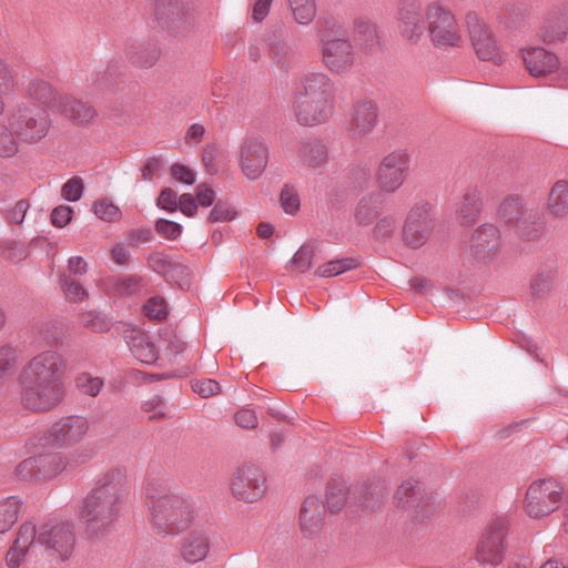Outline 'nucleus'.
Returning <instances> with one entry per match:
<instances>
[{"label": "nucleus", "instance_id": "1", "mask_svg": "<svg viewBox=\"0 0 568 568\" xmlns=\"http://www.w3.org/2000/svg\"><path fill=\"white\" fill-rule=\"evenodd\" d=\"M128 494L125 469L114 467L103 473L82 501L80 517L85 523L87 531L94 536L109 531L119 518Z\"/></svg>", "mask_w": 568, "mask_h": 568}, {"label": "nucleus", "instance_id": "2", "mask_svg": "<svg viewBox=\"0 0 568 568\" xmlns=\"http://www.w3.org/2000/svg\"><path fill=\"white\" fill-rule=\"evenodd\" d=\"M144 490L152 500L151 525L156 534L175 536L189 527L194 511L185 498L162 494L163 489L155 481H148Z\"/></svg>", "mask_w": 568, "mask_h": 568}, {"label": "nucleus", "instance_id": "3", "mask_svg": "<svg viewBox=\"0 0 568 568\" xmlns=\"http://www.w3.org/2000/svg\"><path fill=\"white\" fill-rule=\"evenodd\" d=\"M318 38L324 65L336 74L349 72L355 64L356 53L344 28L336 22H327L320 29Z\"/></svg>", "mask_w": 568, "mask_h": 568}, {"label": "nucleus", "instance_id": "4", "mask_svg": "<svg viewBox=\"0 0 568 568\" xmlns=\"http://www.w3.org/2000/svg\"><path fill=\"white\" fill-rule=\"evenodd\" d=\"M499 219L514 226L516 234L524 241H539L546 231V222L537 206L529 205L518 196L507 197L498 209Z\"/></svg>", "mask_w": 568, "mask_h": 568}, {"label": "nucleus", "instance_id": "5", "mask_svg": "<svg viewBox=\"0 0 568 568\" xmlns=\"http://www.w3.org/2000/svg\"><path fill=\"white\" fill-rule=\"evenodd\" d=\"M32 548L37 554L57 555L68 559L75 546V531L71 523L57 518L49 519L37 528Z\"/></svg>", "mask_w": 568, "mask_h": 568}, {"label": "nucleus", "instance_id": "6", "mask_svg": "<svg viewBox=\"0 0 568 568\" xmlns=\"http://www.w3.org/2000/svg\"><path fill=\"white\" fill-rule=\"evenodd\" d=\"M8 124L18 139L36 143L48 134L50 121L47 112L39 105L19 102L9 111Z\"/></svg>", "mask_w": 568, "mask_h": 568}, {"label": "nucleus", "instance_id": "7", "mask_svg": "<svg viewBox=\"0 0 568 568\" xmlns=\"http://www.w3.org/2000/svg\"><path fill=\"white\" fill-rule=\"evenodd\" d=\"M427 29L436 48H459L463 43L460 28L455 16L440 4H432L427 12Z\"/></svg>", "mask_w": 568, "mask_h": 568}, {"label": "nucleus", "instance_id": "8", "mask_svg": "<svg viewBox=\"0 0 568 568\" xmlns=\"http://www.w3.org/2000/svg\"><path fill=\"white\" fill-rule=\"evenodd\" d=\"M89 429L90 423L87 417L81 415L63 416L48 428L42 439L45 446L68 449L82 443Z\"/></svg>", "mask_w": 568, "mask_h": 568}, {"label": "nucleus", "instance_id": "9", "mask_svg": "<svg viewBox=\"0 0 568 568\" xmlns=\"http://www.w3.org/2000/svg\"><path fill=\"white\" fill-rule=\"evenodd\" d=\"M21 405L36 413H45L55 408L64 397V384H51L20 378Z\"/></svg>", "mask_w": 568, "mask_h": 568}, {"label": "nucleus", "instance_id": "10", "mask_svg": "<svg viewBox=\"0 0 568 568\" xmlns=\"http://www.w3.org/2000/svg\"><path fill=\"white\" fill-rule=\"evenodd\" d=\"M562 498V487L555 479H538L527 488L525 511L531 518H540L558 509Z\"/></svg>", "mask_w": 568, "mask_h": 568}, {"label": "nucleus", "instance_id": "11", "mask_svg": "<svg viewBox=\"0 0 568 568\" xmlns=\"http://www.w3.org/2000/svg\"><path fill=\"white\" fill-rule=\"evenodd\" d=\"M435 226V214L430 203L416 202L407 213L402 237L410 248L422 247L429 239Z\"/></svg>", "mask_w": 568, "mask_h": 568}, {"label": "nucleus", "instance_id": "12", "mask_svg": "<svg viewBox=\"0 0 568 568\" xmlns=\"http://www.w3.org/2000/svg\"><path fill=\"white\" fill-rule=\"evenodd\" d=\"M152 16L158 26L171 37H185L192 29L185 0H153Z\"/></svg>", "mask_w": 568, "mask_h": 568}, {"label": "nucleus", "instance_id": "13", "mask_svg": "<svg viewBox=\"0 0 568 568\" xmlns=\"http://www.w3.org/2000/svg\"><path fill=\"white\" fill-rule=\"evenodd\" d=\"M466 26L476 55L483 61L500 65L505 58L488 24L477 13L468 12Z\"/></svg>", "mask_w": 568, "mask_h": 568}, {"label": "nucleus", "instance_id": "14", "mask_svg": "<svg viewBox=\"0 0 568 568\" xmlns=\"http://www.w3.org/2000/svg\"><path fill=\"white\" fill-rule=\"evenodd\" d=\"M410 158L403 150H395L383 156L376 170V183L382 192L393 194L406 181Z\"/></svg>", "mask_w": 568, "mask_h": 568}, {"label": "nucleus", "instance_id": "15", "mask_svg": "<svg viewBox=\"0 0 568 568\" xmlns=\"http://www.w3.org/2000/svg\"><path fill=\"white\" fill-rule=\"evenodd\" d=\"M506 521L500 518L493 520L479 537L475 554L476 560L491 567L501 564L506 551Z\"/></svg>", "mask_w": 568, "mask_h": 568}, {"label": "nucleus", "instance_id": "16", "mask_svg": "<svg viewBox=\"0 0 568 568\" xmlns=\"http://www.w3.org/2000/svg\"><path fill=\"white\" fill-rule=\"evenodd\" d=\"M64 362L55 351H43L23 367L20 378L51 384H63Z\"/></svg>", "mask_w": 568, "mask_h": 568}, {"label": "nucleus", "instance_id": "17", "mask_svg": "<svg viewBox=\"0 0 568 568\" xmlns=\"http://www.w3.org/2000/svg\"><path fill=\"white\" fill-rule=\"evenodd\" d=\"M233 496L245 503H254L266 491V478L261 468L245 465L239 468L231 479Z\"/></svg>", "mask_w": 568, "mask_h": 568}, {"label": "nucleus", "instance_id": "18", "mask_svg": "<svg viewBox=\"0 0 568 568\" xmlns=\"http://www.w3.org/2000/svg\"><path fill=\"white\" fill-rule=\"evenodd\" d=\"M268 158L267 145L257 136H246L240 145L239 165L248 180H257L264 173Z\"/></svg>", "mask_w": 568, "mask_h": 568}, {"label": "nucleus", "instance_id": "19", "mask_svg": "<svg viewBox=\"0 0 568 568\" xmlns=\"http://www.w3.org/2000/svg\"><path fill=\"white\" fill-rule=\"evenodd\" d=\"M378 106L372 99H361L354 102L349 119L348 134L353 140H364L373 133L378 124Z\"/></svg>", "mask_w": 568, "mask_h": 568}, {"label": "nucleus", "instance_id": "20", "mask_svg": "<svg viewBox=\"0 0 568 568\" xmlns=\"http://www.w3.org/2000/svg\"><path fill=\"white\" fill-rule=\"evenodd\" d=\"M397 20L402 37L417 43L426 30L420 2L418 0H402Z\"/></svg>", "mask_w": 568, "mask_h": 568}, {"label": "nucleus", "instance_id": "21", "mask_svg": "<svg viewBox=\"0 0 568 568\" xmlns=\"http://www.w3.org/2000/svg\"><path fill=\"white\" fill-rule=\"evenodd\" d=\"M123 52L128 61L140 69H150L156 64L161 57V48L155 39L138 40L128 38Z\"/></svg>", "mask_w": 568, "mask_h": 568}, {"label": "nucleus", "instance_id": "22", "mask_svg": "<svg viewBox=\"0 0 568 568\" xmlns=\"http://www.w3.org/2000/svg\"><path fill=\"white\" fill-rule=\"evenodd\" d=\"M328 100L333 102L334 85L323 72L304 73L296 85L295 98Z\"/></svg>", "mask_w": 568, "mask_h": 568}, {"label": "nucleus", "instance_id": "23", "mask_svg": "<svg viewBox=\"0 0 568 568\" xmlns=\"http://www.w3.org/2000/svg\"><path fill=\"white\" fill-rule=\"evenodd\" d=\"M470 252L480 262H486L496 255L500 247V232L494 224H483L470 239Z\"/></svg>", "mask_w": 568, "mask_h": 568}, {"label": "nucleus", "instance_id": "24", "mask_svg": "<svg viewBox=\"0 0 568 568\" xmlns=\"http://www.w3.org/2000/svg\"><path fill=\"white\" fill-rule=\"evenodd\" d=\"M294 111L297 122L303 125H315L329 119L333 112V102L295 98Z\"/></svg>", "mask_w": 568, "mask_h": 568}, {"label": "nucleus", "instance_id": "25", "mask_svg": "<svg viewBox=\"0 0 568 568\" xmlns=\"http://www.w3.org/2000/svg\"><path fill=\"white\" fill-rule=\"evenodd\" d=\"M37 535V527L31 523H24L20 526L13 546L6 556L7 565L11 568L20 566L26 556L37 557L36 548H32L33 538Z\"/></svg>", "mask_w": 568, "mask_h": 568}, {"label": "nucleus", "instance_id": "26", "mask_svg": "<svg viewBox=\"0 0 568 568\" xmlns=\"http://www.w3.org/2000/svg\"><path fill=\"white\" fill-rule=\"evenodd\" d=\"M210 546L211 538L207 530L202 528L192 529L182 539L181 556L190 564L200 562L206 558Z\"/></svg>", "mask_w": 568, "mask_h": 568}, {"label": "nucleus", "instance_id": "27", "mask_svg": "<svg viewBox=\"0 0 568 568\" xmlns=\"http://www.w3.org/2000/svg\"><path fill=\"white\" fill-rule=\"evenodd\" d=\"M58 109L62 115L78 125H88L98 116L93 105L71 95L60 97Z\"/></svg>", "mask_w": 568, "mask_h": 568}, {"label": "nucleus", "instance_id": "28", "mask_svg": "<svg viewBox=\"0 0 568 568\" xmlns=\"http://www.w3.org/2000/svg\"><path fill=\"white\" fill-rule=\"evenodd\" d=\"M325 514V506L318 497L308 496L304 499L300 511V524L305 536H312L322 528Z\"/></svg>", "mask_w": 568, "mask_h": 568}, {"label": "nucleus", "instance_id": "29", "mask_svg": "<svg viewBox=\"0 0 568 568\" xmlns=\"http://www.w3.org/2000/svg\"><path fill=\"white\" fill-rule=\"evenodd\" d=\"M523 60L529 73L536 78L551 73L559 64L557 55L542 48L524 50Z\"/></svg>", "mask_w": 568, "mask_h": 568}, {"label": "nucleus", "instance_id": "30", "mask_svg": "<svg viewBox=\"0 0 568 568\" xmlns=\"http://www.w3.org/2000/svg\"><path fill=\"white\" fill-rule=\"evenodd\" d=\"M568 34V7L552 11L547 17L539 36L545 43L564 41Z\"/></svg>", "mask_w": 568, "mask_h": 568}, {"label": "nucleus", "instance_id": "31", "mask_svg": "<svg viewBox=\"0 0 568 568\" xmlns=\"http://www.w3.org/2000/svg\"><path fill=\"white\" fill-rule=\"evenodd\" d=\"M295 45L282 38H274L268 43V58L272 64L281 71L287 72L297 61Z\"/></svg>", "mask_w": 568, "mask_h": 568}, {"label": "nucleus", "instance_id": "32", "mask_svg": "<svg viewBox=\"0 0 568 568\" xmlns=\"http://www.w3.org/2000/svg\"><path fill=\"white\" fill-rule=\"evenodd\" d=\"M297 156L303 165L316 169L327 162L328 151L322 141L308 138L301 141L297 150Z\"/></svg>", "mask_w": 568, "mask_h": 568}, {"label": "nucleus", "instance_id": "33", "mask_svg": "<svg viewBox=\"0 0 568 568\" xmlns=\"http://www.w3.org/2000/svg\"><path fill=\"white\" fill-rule=\"evenodd\" d=\"M385 200L381 192H372L363 196L354 211V217L361 225L372 224L383 212Z\"/></svg>", "mask_w": 568, "mask_h": 568}, {"label": "nucleus", "instance_id": "34", "mask_svg": "<svg viewBox=\"0 0 568 568\" xmlns=\"http://www.w3.org/2000/svg\"><path fill=\"white\" fill-rule=\"evenodd\" d=\"M547 209L555 217H564L568 214V182L557 181L550 189Z\"/></svg>", "mask_w": 568, "mask_h": 568}, {"label": "nucleus", "instance_id": "35", "mask_svg": "<svg viewBox=\"0 0 568 568\" xmlns=\"http://www.w3.org/2000/svg\"><path fill=\"white\" fill-rule=\"evenodd\" d=\"M67 329L64 321L51 318L38 326V335L48 346L54 347L63 343Z\"/></svg>", "mask_w": 568, "mask_h": 568}, {"label": "nucleus", "instance_id": "36", "mask_svg": "<svg viewBox=\"0 0 568 568\" xmlns=\"http://www.w3.org/2000/svg\"><path fill=\"white\" fill-rule=\"evenodd\" d=\"M41 479H50L62 473L68 464V458L60 453L37 455Z\"/></svg>", "mask_w": 568, "mask_h": 568}, {"label": "nucleus", "instance_id": "37", "mask_svg": "<svg viewBox=\"0 0 568 568\" xmlns=\"http://www.w3.org/2000/svg\"><path fill=\"white\" fill-rule=\"evenodd\" d=\"M354 36L361 47L372 52L379 45V36L376 26L369 20L357 19L354 23Z\"/></svg>", "mask_w": 568, "mask_h": 568}, {"label": "nucleus", "instance_id": "38", "mask_svg": "<svg viewBox=\"0 0 568 568\" xmlns=\"http://www.w3.org/2000/svg\"><path fill=\"white\" fill-rule=\"evenodd\" d=\"M480 199L478 192L475 190H467L463 200L457 209V215L462 224L470 225L474 224L480 213Z\"/></svg>", "mask_w": 568, "mask_h": 568}, {"label": "nucleus", "instance_id": "39", "mask_svg": "<svg viewBox=\"0 0 568 568\" xmlns=\"http://www.w3.org/2000/svg\"><path fill=\"white\" fill-rule=\"evenodd\" d=\"M27 95L43 106H50L55 102V91L45 80L40 78L31 79L26 85Z\"/></svg>", "mask_w": 568, "mask_h": 568}, {"label": "nucleus", "instance_id": "40", "mask_svg": "<svg viewBox=\"0 0 568 568\" xmlns=\"http://www.w3.org/2000/svg\"><path fill=\"white\" fill-rule=\"evenodd\" d=\"M348 490L344 479L333 478L329 480L327 484L326 504L332 513H336L345 506Z\"/></svg>", "mask_w": 568, "mask_h": 568}, {"label": "nucleus", "instance_id": "41", "mask_svg": "<svg viewBox=\"0 0 568 568\" xmlns=\"http://www.w3.org/2000/svg\"><path fill=\"white\" fill-rule=\"evenodd\" d=\"M557 272L555 268L546 266L539 268L530 281V291L535 297L546 296L554 287Z\"/></svg>", "mask_w": 568, "mask_h": 568}, {"label": "nucleus", "instance_id": "42", "mask_svg": "<svg viewBox=\"0 0 568 568\" xmlns=\"http://www.w3.org/2000/svg\"><path fill=\"white\" fill-rule=\"evenodd\" d=\"M21 500L14 496L0 500V534L11 529L19 518Z\"/></svg>", "mask_w": 568, "mask_h": 568}, {"label": "nucleus", "instance_id": "43", "mask_svg": "<svg viewBox=\"0 0 568 568\" xmlns=\"http://www.w3.org/2000/svg\"><path fill=\"white\" fill-rule=\"evenodd\" d=\"M59 286L67 301L71 303H82L89 297V292L83 285L67 273L59 274Z\"/></svg>", "mask_w": 568, "mask_h": 568}, {"label": "nucleus", "instance_id": "44", "mask_svg": "<svg viewBox=\"0 0 568 568\" xmlns=\"http://www.w3.org/2000/svg\"><path fill=\"white\" fill-rule=\"evenodd\" d=\"M146 285L140 275H126L112 281V290L118 296H132L139 294Z\"/></svg>", "mask_w": 568, "mask_h": 568}, {"label": "nucleus", "instance_id": "45", "mask_svg": "<svg viewBox=\"0 0 568 568\" xmlns=\"http://www.w3.org/2000/svg\"><path fill=\"white\" fill-rule=\"evenodd\" d=\"M358 265H359V262L353 257L333 260L323 265H320L315 270V275L320 276V277H333V276H337L346 271L354 270Z\"/></svg>", "mask_w": 568, "mask_h": 568}, {"label": "nucleus", "instance_id": "46", "mask_svg": "<svg viewBox=\"0 0 568 568\" xmlns=\"http://www.w3.org/2000/svg\"><path fill=\"white\" fill-rule=\"evenodd\" d=\"M297 23L307 26L316 16L315 0H288Z\"/></svg>", "mask_w": 568, "mask_h": 568}, {"label": "nucleus", "instance_id": "47", "mask_svg": "<svg viewBox=\"0 0 568 568\" xmlns=\"http://www.w3.org/2000/svg\"><path fill=\"white\" fill-rule=\"evenodd\" d=\"M74 384L80 394L97 397L104 386V381L101 377L92 376L90 373L85 372L75 377Z\"/></svg>", "mask_w": 568, "mask_h": 568}, {"label": "nucleus", "instance_id": "48", "mask_svg": "<svg viewBox=\"0 0 568 568\" xmlns=\"http://www.w3.org/2000/svg\"><path fill=\"white\" fill-rule=\"evenodd\" d=\"M29 255L26 244L14 240H4L0 242V256L11 263H20Z\"/></svg>", "mask_w": 568, "mask_h": 568}, {"label": "nucleus", "instance_id": "49", "mask_svg": "<svg viewBox=\"0 0 568 568\" xmlns=\"http://www.w3.org/2000/svg\"><path fill=\"white\" fill-rule=\"evenodd\" d=\"M16 133L11 128L0 123V156L10 158L18 152V142Z\"/></svg>", "mask_w": 568, "mask_h": 568}, {"label": "nucleus", "instance_id": "50", "mask_svg": "<svg viewBox=\"0 0 568 568\" xmlns=\"http://www.w3.org/2000/svg\"><path fill=\"white\" fill-rule=\"evenodd\" d=\"M417 495V481L407 479L397 488L394 499L397 506L407 507L414 504V497Z\"/></svg>", "mask_w": 568, "mask_h": 568}, {"label": "nucleus", "instance_id": "51", "mask_svg": "<svg viewBox=\"0 0 568 568\" xmlns=\"http://www.w3.org/2000/svg\"><path fill=\"white\" fill-rule=\"evenodd\" d=\"M143 314L148 318L163 321L168 316L165 300L160 296L149 298L143 305Z\"/></svg>", "mask_w": 568, "mask_h": 568}, {"label": "nucleus", "instance_id": "52", "mask_svg": "<svg viewBox=\"0 0 568 568\" xmlns=\"http://www.w3.org/2000/svg\"><path fill=\"white\" fill-rule=\"evenodd\" d=\"M80 323L97 333H103L109 331V322L104 316L97 312H85L80 315Z\"/></svg>", "mask_w": 568, "mask_h": 568}, {"label": "nucleus", "instance_id": "53", "mask_svg": "<svg viewBox=\"0 0 568 568\" xmlns=\"http://www.w3.org/2000/svg\"><path fill=\"white\" fill-rule=\"evenodd\" d=\"M17 364V352L10 345L0 347V381L7 377L14 369Z\"/></svg>", "mask_w": 568, "mask_h": 568}, {"label": "nucleus", "instance_id": "54", "mask_svg": "<svg viewBox=\"0 0 568 568\" xmlns=\"http://www.w3.org/2000/svg\"><path fill=\"white\" fill-rule=\"evenodd\" d=\"M84 191L83 180L79 176L69 179L61 187V196L69 202H77Z\"/></svg>", "mask_w": 568, "mask_h": 568}, {"label": "nucleus", "instance_id": "55", "mask_svg": "<svg viewBox=\"0 0 568 568\" xmlns=\"http://www.w3.org/2000/svg\"><path fill=\"white\" fill-rule=\"evenodd\" d=\"M154 229L159 235L169 241L180 237L183 231L180 223L166 219H159L155 222Z\"/></svg>", "mask_w": 568, "mask_h": 568}, {"label": "nucleus", "instance_id": "56", "mask_svg": "<svg viewBox=\"0 0 568 568\" xmlns=\"http://www.w3.org/2000/svg\"><path fill=\"white\" fill-rule=\"evenodd\" d=\"M314 250L311 245H302L292 258V265L301 273L307 272L312 267Z\"/></svg>", "mask_w": 568, "mask_h": 568}, {"label": "nucleus", "instance_id": "57", "mask_svg": "<svg viewBox=\"0 0 568 568\" xmlns=\"http://www.w3.org/2000/svg\"><path fill=\"white\" fill-rule=\"evenodd\" d=\"M236 210L222 201H217L210 212L209 221L213 223L229 222L236 217Z\"/></svg>", "mask_w": 568, "mask_h": 568}, {"label": "nucleus", "instance_id": "58", "mask_svg": "<svg viewBox=\"0 0 568 568\" xmlns=\"http://www.w3.org/2000/svg\"><path fill=\"white\" fill-rule=\"evenodd\" d=\"M16 471H17L18 477L23 479V480H38V479H41L40 478V473H39V466H38L37 456H32V457H29V458L22 460L17 466Z\"/></svg>", "mask_w": 568, "mask_h": 568}, {"label": "nucleus", "instance_id": "59", "mask_svg": "<svg viewBox=\"0 0 568 568\" xmlns=\"http://www.w3.org/2000/svg\"><path fill=\"white\" fill-rule=\"evenodd\" d=\"M94 213L99 219L106 222H115L121 217L120 209L108 200L97 202Z\"/></svg>", "mask_w": 568, "mask_h": 568}, {"label": "nucleus", "instance_id": "60", "mask_svg": "<svg viewBox=\"0 0 568 568\" xmlns=\"http://www.w3.org/2000/svg\"><path fill=\"white\" fill-rule=\"evenodd\" d=\"M280 201L283 210L287 214H295L300 209V199L295 190L288 185H285L280 195Z\"/></svg>", "mask_w": 568, "mask_h": 568}, {"label": "nucleus", "instance_id": "61", "mask_svg": "<svg viewBox=\"0 0 568 568\" xmlns=\"http://www.w3.org/2000/svg\"><path fill=\"white\" fill-rule=\"evenodd\" d=\"M397 221L393 215L383 216L373 229V234L378 240H387L396 230Z\"/></svg>", "mask_w": 568, "mask_h": 568}, {"label": "nucleus", "instance_id": "62", "mask_svg": "<svg viewBox=\"0 0 568 568\" xmlns=\"http://www.w3.org/2000/svg\"><path fill=\"white\" fill-rule=\"evenodd\" d=\"M173 260L174 258L163 253H152L148 257V263L155 273L166 278L168 273H170V267H172Z\"/></svg>", "mask_w": 568, "mask_h": 568}, {"label": "nucleus", "instance_id": "63", "mask_svg": "<svg viewBox=\"0 0 568 568\" xmlns=\"http://www.w3.org/2000/svg\"><path fill=\"white\" fill-rule=\"evenodd\" d=\"M156 205L164 211L175 212L179 205L176 192L171 187L163 189L156 199Z\"/></svg>", "mask_w": 568, "mask_h": 568}, {"label": "nucleus", "instance_id": "64", "mask_svg": "<svg viewBox=\"0 0 568 568\" xmlns=\"http://www.w3.org/2000/svg\"><path fill=\"white\" fill-rule=\"evenodd\" d=\"M192 390L203 398L214 396L220 393V384L215 379H203L192 383Z\"/></svg>", "mask_w": 568, "mask_h": 568}]
</instances>
